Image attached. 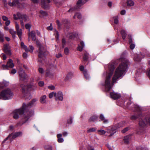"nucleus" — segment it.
I'll use <instances>...</instances> for the list:
<instances>
[{
    "label": "nucleus",
    "instance_id": "nucleus-1",
    "mask_svg": "<svg viewBox=\"0 0 150 150\" xmlns=\"http://www.w3.org/2000/svg\"><path fill=\"white\" fill-rule=\"evenodd\" d=\"M121 60L122 62L116 69L112 78V84L116 83L117 80L123 76L127 70L128 60L125 58L121 59Z\"/></svg>",
    "mask_w": 150,
    "mask_h": 150
},
{
    "label": "nucleus",
    "instance_id": "nucleus-2",
    "mask_svg": "<svg viewBox=\"0 0 150 150\" xmlns=\"http://www.w3.org/2000/svg\"><path fill=\"white\" fill-rule=\"evenodd\" d=\"M23 115V117L25 121L22 125L27 122L30 118L33 115V111H27L24 109L23 106L22 108L16 109L13 112V118L15 119H17L19 118V115Z\"/></svg>",
    "mask_w": 150,
    "mask_h": 150
},
{
    "label": "nucleus",
    "instance_id": "nucleus-3",
    "mask_svg": "<svg viewBox=\"0 0 150 150\" xmlns=\"http://www.w3.org/2000/svg\"><path fill=\"white\" fill-rule=\"evenodd\" d=\"M109 71L108 72L105 81L104 85L105 88L107 91H109L112 88L113 84H111L110 82V77L112 76L115 69L113 64H110L108 66Z\"/></svg>",
    "mask_w": 150,
    "mask_h": 150
},
{
    "label": "nucleus",
    "instance_id": "nucleus-4",
    "mask_svg": "<svg viewBox=\"0 0 150 150\" xmlns=\"http://www.w3.org/2000/svg\"><path fill=\"white\" fill-rule=\"evenodd\" d=\"M13 94L9 89L7 88L3 90L0 93V98L6 100L11 99Z\"/></svg>",
    "mask_w": 150,
    "mask_h": 150
},
{
    "label": "nucleus",
    "instance_id": "nucleus-5",
    "mask_svg": "<svg viewBox=\"0 0 150 150\" xmlns=\"http://www.w3.org/2000/svg\"><path fill=\"white\" fill-rule=\"evenodd\" d=\"M22 134V133L21 132H18L12 133L9 134L8 137L4 140L2 142V143H4L8 139H9V140L11 141V142L13 139H15L17 137L21 136Z\"/></svg>",
    "mask_w": 150,
    "mask_h": 150
},
{
    "label": "nucleus",
    "instance_id": "nucleus-6",
    "mask_svg": "<svg viewBox=\"0 0 150 150\" xmlns=\"http://www.w3.org/2000/svg\"><path fill=\"white\" fill-rule=\"evenodd\" d=\"M126 124V122L125 121H122L120 122L116 125V128H113L110 129H108V132L110 133V136H111L113 135L116 132V129L125 126Z\"/></svg>",
    "mask_w": 150,
    "mask_h": 150
},
{
    "label": "nucleus",
    "instance_id": "nucleus-7",
    "mask_svg": "<svg viewBox=\"0 0 150 150\" xmlns=\"http://www.w3.org/2000/svg\"><path fill=\"white\" fill-rule=\"evenodd\" d=\"M37 101V99H33L30 103H29L27 104H25L23 103V108L26 110L27 111H34L33 110H29V109L31 108V107L35 104V102Z\"/></svg>",
    "mask_w": 150,
    "mask_h": 150
},
{
    "label": "nucleus",
    "instance_id": "nucleus-8",
    "mask_svg": "<svg viewBox=\"0 0 150 150\" xmlns=\"http://www.w3.org/2000/svg\"><path fill=\"white\" fill-rule=\"evenodd\" d=\"M46 49L43 46H40L39 48V54L38 56L39 59L38 61L40 62L41 63H42V60H41V59L43 57L45 53L46 52Z\"/></svg>",
    "mask_w": 150,
    "mask_h": 150
},
{
    "label": "nucleus",
    "instance_id": "nucleus-9",
    "mask_svg": "<svg viewBox=\"0 0 150 150\" xmlns=\"http://www.w3.org/2000/svg\"><path fill=\"white\" fill-rule=\"evenodd\" d=\"M148 123L150 124V117L149 118L146 117L140 120L139 121V124L141 127H144L146 126Z\"/></svg>",
    "mask_w": 150,
    "mask_h": 150
},
{
    "label": "nucleus",
    "instance_id": "nucleus-10",
    "mask_svg": "<svg viewBox=\"0 0 150 150\" xmlns=\"http://www.w3.org/2000/svg\"><path fill=\"white\" fill-rule=\"evenodd\" d=\"M20 80L24 81L26 80L27 76L25 72L21 69L18 71Z\"/></svg>",
    "mask_w": 150,
    "mask_h": 150
},
{
    "label": "nucleus",
    "instance_id": "nucleus-11",
    "mask_svg": "<svg viewBox=\"0 0 150 150\" xmlns=\"http://www.w3.org/2000/svg\"><path fill=\"white\" fill-rule=\"evenodd\" d=\"M15 23L17 34L18 35L20 40H21V35L22 33V30L21 29L19 28V25L17 22H15Z\"/></svg>",
    "mask_w": 150,
    "mask_h": 150
},
{
    "label": "nucleus",
    "instance_id": "nucleus-12",
    "mask_svg": "<svg viewBox=\"0 0 150 150\" xmlns=\"http://www.w3.org/2000/svg\"><path fill=\"white\" fill-rule=\"evenodd\" d=\"M110 95L111 98L114 100L118 99L121 97L120 94L113 91L110 93Z\"/></svg>",
    "mask_w": 150,
    "mask_h": 150
},
{
    "label": "nucleus",
    "instance_id": "nucleus-13",
    "mask_svg": "<svg viewBox=\"0 0 150 150\" xmlns=\"http://www.w3.org/2000/svg\"><path fill=\"white\" fill-rule=\"evenodd\" d=\"M8 4L11 6H17L18 7H20V3L18 0H14L12 2H11L10 1L9 2Z\"/></svg>",
    "mask_w": 150,
    "mask_h": 150
},
{
    "label": "nucleus",
    "instance_id": "nucleus-14",
    "mask_svg": "<svg viewBox=\"0 0 150 150\" xmlns=\"http://www.w3.org/2000/svg\"><path fill=\"white\" fill-rule=\"evenodd\" d=\"M57 96L55 97V99L56 100H59L62 101L63 99V94L62 92L61 91H59L57 93Z\"/></svg>",
    "mask_w": 150,
    "mask_h": 150
},
{
    "label": "nucleus",
    "instance_id": "nucleus-15",
    "mask_svg": "<svg viewBox=\"0 0 150 150\" xmlns=\"http://www.w3.org/2000/svg\"><path fill=\"white\" fill-rule=\"evenodd\" d=\"M42 7L44 8H47L48 6V4L50 2V0H41Z\"/></svg>",
    "mask_w": 150,
    "mask_h": 150
},
{
    "label": "nucleus",
    "instance_id": "nucleus-16",
    "mask_svg": "<svg viewBox=\"0 0 150 150\" xmlns=\"http://www.w3.org/2000/svg\"><path fill=\"white\" fill-rule=\"evenodd\" d=\"M4 52L6 54L10 55L11 53L10 50L9 49V45H8L6 44L4 45Z\"/></svg>",
    "mask_w": 150,
    "mask_h": 150
},
{
    "label": "nucleus",
    "instance_id": "nucleus-17",
    "mask_svg": "<svg viewBox=\"0 0 150 150\" xmlns=\"http://www.w3.org/2000/svg\"><path fill=\"white\" fill-rule=\"evenodd\" d=\"M144 55L141 53L138 55H136L134 57V59L136 61H140L141 60L142 58H144Z\"/></svg>",
    "mask_w": 150,
    "mask_h": 150
},
{
    "label": "nucleus",
    "instance_id": "nucleus-18",
    "mask_svg": "<svg viewBox=\"0 0 150 150\" xmlns=\"http://www.w3.org/2000/svg\"><path fill=\"white\" fill-rule=\"evenodd\" d=\"M127 106L130 109H133V108L137 109L138 106L135 105L132 103H128L127 104Z\"/></svg>",
    "mask_w": 150,
    "mask_h": 150
},
{
    "label": "nucleus",
    "instance_id": "nucleus-19",
    "mask_svg": "<svg viewBox=\"0 0 150 150\" xmlns=\"http://www.w3.org/2000/svg\"><path fill=\"white\" fill-rule=\"evenodd\" d=\"M47 96L45 95L42 96L40 99V102L42 104L46 103V99Z\"/></svg>",
    "mask_w": 150,
    "mask_h": 150
},
{
    "label": "nucleus",
    "instance_id": "nucleus-20",
    "mask_svg": "<svg viewBox=\"0 0 150 150\" xmlns=\"http://www.w3.org/2000/svg\"><path fill=\"white\" fill-rule=\"evenodd\" d=\"M7 64L8 67L11 68H13L14 66V65L13 63V61L11 59H9L8 61L7 62Z\"/></svg>",
    "mask_w": 150,
    "mask_h": 150
},
{
    "label": "nucleus",
    "instance_id": "nucleus-21",
    "mask_svg": "<svg viewBox=\"0 0 150 150\" xmlns=\"http://www.w3.org/2000/svg\"><path fill=\"white\" fill-rule=\"evenodd\" d=\"M28 35L29 36H31L33 40L35 41L36 40L35 35L34 31H32L31 32H29Z\"/></svg>",
    "mask_w": 150,
    "mask_h": 150
},
{
    "label": "nucleus",
    "instance_id": "nucleus-22",
    "mask_svg": "<svg viewBox=\"0 0 150 150\" xmlns=\"http://www.w3.org/2000/svg\"><path fill=\"white\" fill-rule=\"evenodd\" d=\"M62 134H58L57 135V137L58 138V142L59 143H62L64 142L63 138H62Z\"/></svg>",
    "mask_w": 150,
    "mask_h": 150
},
{
    "label": "nucleus",
    "instance_id": "nucleus-23",
    "mask_svg": "<svg viewBox=\"0 0 150 150\" xmlns=\"http://www.w3.org/2000/svg\"><path fill=\"white\" fill-rule=\"evenodd\" d=\"M127 5L128 6H132L134 5V3L132 0H127L126 2Z\"/></svg>",
    "mask_w": 150,
    "mask_h": 150
},
{
    "label": "nucleus",
    "instance_id": "nucleus-24",
    "mask_svg": "<svg viewBox=\"0 0 150 150\" xmlns=\"http://www.w3.org/2000/svg\"><path fill=\"white\" fill-rule=\"evenodd\" d=\"M74 76L73 73L70 72H69L67 75L66 78V80H68Z\"/></svg>",
    "mask_w": 150,
    "mask_h": 150
},
{
    "label": "nucleus",
    "instance_id": "nucleus-25",
    "mask_svg": "<svg viewBox=\"0 0 150 150\" xmlns=\"http://www.w3.org/2000/svg\"><path fill=\"white\" fill-rule=\"evenodd\" d=\"M100 119L102 120L103 121V122L104 123H108V120L107 119L105 118L104 115L103 114H101L100 115L99 117Z\"/></svg>",
    "mask_w": 150,
    "mask_h": 150
},
{
    "label": "nucleus",
    "instance_id": "nucleus-26",
    "mask_svg": "<svg viewBox=\"0 0 150 150\" xmlns=\"http://www.w3.org/2000/svg\"><path fill=\"white\" fill-rule=\"evenodd\" d=\"M121 34L122 36V38L125 40L126 38L127 34L126 33L125 31L124 30H122L121 31Z\"/></svg>",
    "mask_w": 150,
    "mask_h": 150
},
{
    "label": "nucleus",
    "instance_id": "nucleus-27",
    "mask_svg": "<svg viewBox=\"0 0 150 150\" xmlns=\"http://www.w3.org/2000/svg\"><path fill=\"white\" fill-rule=\"evenodd\" d=\"M98 118V117L96 116H93L91 117L89 120V121L90 122H93L96 120Z\"/></svg>",
    "mask_w": 150,
    "mask_h": 150
},
{
    "label": "nucleus",
    "instance_id": "nucleus-28",
    "mask_svg": "<svg viewBox=\"0 0 150 150\" xmlns=\"http://www.w3.org/2000/svg\"><path fill=\"white\" fill-rule=\"evenodd\" d=\"M76 16L77 18L79 19H80L82 18L81 14L79 13H76L73 16V18L74 19L75 18Z\"/></svg>",
    "mask_w": 150,
    "mask_h": 150
},
{
    "label": "nucleus",
    "instance_id": "nucleus-29",
    "mask_svg": "<svg viewBox=\"0 0 150 150\" xmlns=\"http://www.w3.org/2000/svg\"><path fill=\"white\" fill-rule=\"evenodd\" d=\"M9 32L11 34L13 38H15L16 37V32L14 31L13 29H9Z\"/></svg>",
    "mask_w": 150,
    "mask_h": 150
},
{
    "label": "nucleus",
    "instance_id": "nucleus-30",
    "mask_svg": "<svg viewBox=\"0 0 150 150\" xmlns=\"http://www.w3.org/2000/svg\"><path fill=\"white\" fill-rule=\"evenodd\" d=\"M57 93L56 92H53L50 93L49 95V97L50 98H51L53 97V96L54 97H56L57 96Z\"/></svg>",
    "mask_w": 150,
    "mask_h": 150
},
{
    "label": "nucleus",
    "instance_id": "nucleus-31",
    "mask_svg": "<svg viewBox=\"0 0 150 150\" xmlns=\"http://www.w3.org/2000/svg\"><path fill=\"white\" fill-rule=\"evenodd\" d=\"M46 75L47 76L49 77L50 78L53 77V74L51 73L48 70H47L46 71Z\"/></svg>",
    "mask_w": 150,
    "mask_h": 150
},
{
    "label": "nucleus",
    "instance_id": "nucleus-32",
    "mask_svg": "<svg viewBox=\"0 0 150 150\" xmlns=\"http://www.w3.org/2000/svg\"><path fill=\"white\" fill-rule=\"evenodd\" d=\"M83 4H84L82 2V0H79L77 3V6L79 8Z\"/></svg>",
    "mask_w": 150,
    "mask_h": 150
},
{
    "label": "nucleus",
    "instance_id": "nucleus-33",
    "mask_svg": "<svg viewBox=\"0 0 150 150\" xmlns=\"http://www.w3.org/2000/svg\"><path fill=\"white\" fill-rule=\"evenodd\" d=\"M83 73L84 76L86 78V79H88L89 78V76L87 73V71L86 70H85L83 71Z\"/></svg>",
    "mask_w": 150,
    "mask_h": 150
},
{
    "label": "nucleus",
    "instance_id": "nucleus-34",
    "mask_svg": "<svg viewBox=\"0 0 150 150\" xmlns=\"http://www.w3.org/2000/svg\"><path fill=\"white\" fill-rule=\"evenodd\" d=\"M21 19H22V20H23L25 21H26L28 20L29 18L26 15L23 14Z\"/></svg>",
    "mask_w": 150,
    "mask_h": 150
},
{
    "label": "nucleus",
    "instance_id": "nucleus-35",
    "mask_svg": "<svg viewBox=\"0 0 150 150\" xmlns=\"http://www.w3.org/2000/svg\"><path fill=\"white\" fill-rule=\"evenodd\" d=\"M88 58V54L85 53L84 54V56L83 57V59L84 61H87Z\"/></svg>",
    "mask_w": 150,
    "mask_h": 150
},
{
    "label": "nucleus",
    "instance_id": "nucleus-36",
    "mask_svg": "<svg viewBox=\"0 0 150 150\" xmlns=\"http://www.w3.org/2000/svg\"><path fill=\"white\" fill-rule=\"evenodd\" d=\"M129 137L128 136L125 137L124 140L125 143L126 144H128L129 143Z\"/></svg>",
    "mask_w": 150,
    "mask_h": 150
},
{
    "label": "nucleus",
    "instance_id": "nucleus-37",
    "mask_svg": "<svg viewBox=\"0 0 150 150\" xmlns=\"http://www.w3.org/2000/svg\"><path fill=\"white\" fill-rule=\"evenodd\" d=\"M96 130L95 128H90L87 130L88 133H90L95 132Z\"/></svg>",
    "mask_w": 150,
    "mask_h": 150
},
{
    "label": "nucleus",
    "instance_id": "nucleus-38",
    "mask_svg": "<svg viewBox=\"0 0 150 150\" xmlns=\"http://www.w3.org/2000/svg\"><path fill=\"white\" fill-rule=\"evenodd\" d=\"M64 52L66 55H68L69 53V50L67 47H66L64 49Z\"/></svg>",
    "mask_w": 150,
    "mask_h": 150
},
{
    "label": "nucleus",
    "instance_id": "nucleus-39",
    "mask_svg": "<svg viewBox=\"0 0 150 150\" xmlns=\"http://www.w3.org/2000/svg\"><path fill=\"white\" fill-rule=\"evenodd\" d=\"M98 132H100L99 134L100 135L105 134L106 132L105 130L102 129L98 130Z\"/></svg>",
    "mask_w": 150,
    "mask_h": 150
},
{
    "label": "nucleus",
    "instance_id": "nucleus-40",
    "mask_svg": "<svg viewBox=\"0 0 150 150\" xmlns=\"http://www.w3.org/2000/svg\"><path fill=\"white\" fill-rule=\"evenodd\" d=\"M25 28L26 29H28L29 30V31H30V28L31 27V25L29 23H28V24H25Z\"/></svg>",
    "mask_w": 150,
    "mask_h": 150
},
{
    "label": "nucleus",
    "instance_id": "nucleus-41",
    "mask_svg": "<svg viewBox=\"0 0 150 150\" xmlns=\"http://www.w3.org/2000/svg\"><path fill=\"white\" fill-rule=\"evenodd\" d=\"M4 41V35L0 31V42H3Z\"/></svg>",
    "mask_w": 150,
    "mask_h": 150
},
{
    "label": "nucleus",
    "instance_id": "nucleus-42",
    "mask_svg": "<svg viewBox=\"0 0 150 150\" xmlns=\"http://www.w3.org/2000/svg\"><path fill=\"white\" fill-rule=\"evenodd\" d=\"M45 148L46 150H52V147L50 145L45 146Z\"/></svg>",
    "mask_w": 150,
    "mask_h": 150
},
{
    "label": "nucleus",
    "instance_id": "nucleus-43",
    "mask_svg": "<svg viewBox=\"0 0 150 150\" xmlns=\"http://www.w3.org/2000/svg\"><path fill=\"white\" fill-rule=\"evenodd\" d=\"M114 18V22L115 23L117 24L118 23V18L117 16L113 18Z\"/></svg>",
    "mask_w": 150,
    "mask_h": 150
},
{
    "label": "nucleus",
    "instance_id": "nucleus-44",
    "mask_svg": "<svg viewBox=\"0 0 150 150\" xmlns=\"http://www.w3.org/2000/svg\"><path fill=\"white\" fill-rule=\"evenodd\" d=\"M78 7L77 6L76 7H74L73 8H70V9L68 11V12H69L70 11H75L76 10L77 8Z\"/></svg>",
    "mask_w": 150,
    "mask_h": 150
},
{
    "label": "nucleus",
    "instance_id": "nucleus-45",
    "mask_svg": "<svg viewBox=\"0 0 150 150\" xmlns=\"http://www.w3.org/2000/svg\"><path fill=\"white\" fill-rule=\"evenodd\" d=\"M29 47L30 49V50H29L30 52L31 53H32L33 50L34 49V48L33 47L32 45H30Z\"/></svg>",
    "mask_w": 150,
    "mask_h": 150
},
{
    "label": "nucleus",
    "instance_id": "nucleus-46",
    "mask_svg": "<svg viewBox=\"0 0 150 150\" xmlns=\"http://www.w3.org/2000/svg\"><path fill=\"white\" fill-rule=\"evenodd\" d=\"M25 97L26 99H30L31 98L32 96L29 93H28L25 96Z\"/></svg>",
    "mask_w": 150,
    "mask_h": 150
},
{
    "label": "nucleus",
    "instance_id": "nucleus-47",
    "mask_svg": "<svg viewBox=\"0 0 150 150\" xmlns=\"http://www.w3.org/2000/svg\"><path fill=\"white\" fill-rule=\"evenodd\" d=\"M129 129H130V128L129 127H126V128H124L123 129L122 131V133H125Z\"/></svg>",
    "mask_w": 150,
    "mask_h": 150
},
{
    "label": "nucleus",
    "instance_id": "nucleus-48",
    "mask_svg": "<svg viewBox=\"0 0 150 150\" xmlns=\"http://www.w3.org/2000/svg\"><path fill=\"white\" fill-rule=\"evenodd\" d=\"M23 14H22L18 12L17 14V16L18 17V18L19 19H21L22 17L23 16Z\"/></svg>",
    "mask_w": 150,
    "mask_h": 150
},
{
    "label": "nucleus",
    "instance_id": "nucleus-49",
    "mask_svg": "<svg viewBox=\"0 0 150 150\" xmlns=\"http://www.w3.org/2000/svg\"><path fill=\"white\" fill-rule=\"evenodd\" d=\"M40 13L44 16H47V14L46 12L43 11H40Z\"/></svg>",
    "mask_w": 150,
    "mask_h": 150
},
{
    "label": "nucleus",
    "instance_id": "nucleus-50",
    "mask_svg": "<svg viewBox=\"0 0 150 150\" xmlns=\"http://www.w3.org/2000/svg\"><path fill=\"white\" fill-rule=\"evenodd\" d=\"M38 71L39 73L41 74H43L44 72L43 69L42 68H39L38 69Z\"/></svg>",
    "mask_w": 150,
    "mask_h": 150
},
{
    "label": "nucleus",
    "instance_id": "nucleus-51",
    "mask_svg": "<svg viewBox=\"0 0 150 150\" xmlns=\"http://www.w3.org/2000/svg\"><path fill=\"white\" fill-rule=\"evenodd\" d=\"M83 47H82L80 45H78V47L77 48V50L80 51H82L83 50Z\"/></svg>",
    "mask_w": 150,
    "mask_h": 150
},
{
    "label": "nucleus",
    "instance_id": "nucleus-52",
    "mask_svg": "<svg viewBox=\"0 0 150 150\" xmlns=\"http://www.w3.org/2000/svg\"><path fill=\"white\" fill-rule=\"evenodd\" d=\"M36 44L39 47V48L40 46H42V45H41V44H40V42L39 41H38V40H37L36 41Z\"/></svg>",
    "mask_w": 150,
    "mask_h": 150
},
{
    "label": "nucleus",
    "instance_id": "nucleus-53",
    "mask_svg": "<svg viewBox=\"0 0 150 150\" xmlns=\"http://www.w3.org/2000/svg\"><path fill=\"white\" fill-rule=\"evenodd\" d=\"M48 88L50 90H54L55 89V87L52 85L49 86H48Z\"/></svg>",
    "mask_w": 150,
    "mask_h": 150
},
{
    "label": "nucleus",
    "instance_id": "nucleus-54",
    "mask_svg": "<svg viewBox=\"0 0 150 150\" xmlns=\"http://www.w3.org/2000/svg\"><path fill=\"white\" fill-rule=\"evenodd\" d=\"M72 118L71 117L69 119L67 120V123L69 124H71L72 123Z\"/></svg>",
    "mask_w": 150,
    "mask_h": 150
},
{
    "label": "nucleus",
    "instance_id": "nucleus-55",
    "mask_svg": "<svg viewBox=\"0 0 150 150\" xmlns=\"http://www.w3.org/2000/svg\"><path fill=\"white\" fill-rule=\"evenodd\" d=\"M135 45L134 44L131 43L130 46V48L131 49H133L135 47Z\"/></svg>",
    "mask_w": 150,
    "mask_h": 150
},
{
    "label": "nucleus",
    "instance_id": "nucleus-56",
    "mask_svg": "<svg viewBox=\"0 0 150 150\" xmlns=\"http://www.w3.org/2000/svg\"><path fill=\"white\" fill-rule=\"evenodd\" d=\"M53 28L52 25V24H51L47 28V29L48 30H52Z\"/></svg>",
    "mask_w": 150,
    "mask_h": 150
},
{
    "label": "nucleus",
    "instance_id": "nucleus-57",
    "mask_svg": "<svg viewBox=\"0 0 150 150\" xmlns=\"http://www.w3.org/2000/svg\"><path fill=\"white\" fill-rule=\"evenodd\" d=\"M2 19L3 20L5 21H7L8 20V18L5 16H3L2 17Z\"/></svg>",
    "mask_w": 150,
    "mask_h": 150
},
{
    "label": "nucleus",
    "instance_id": "nucleus-58",
    "mask_svg": "<svg viewBox=\"0 0 150 150\" xmlns=\"http://www.w3.org/2000/svg\"><path fill=\"white\" fill-rule=\"evenodd\" d=\"M2 68L4 69H7L8 68L7 64L6 65H2Z\"/></svg>",
    "mask_w": 150,
    "mask_h": 150
},
{
    "label": "nucleus",
    "instance_id": "nucleus-59",
    "mask_svg": "<svg viewBox=\"0 0 150 150\" xmlns=\"http://www.w3.org/2000/svg\"><path fill=\"white\" fill-rule=\"evenodd\" d=\"M38 85L40 86H42L44 85V82L43 81H40L38 83Z\"/></svg>",
    "mask_w": 150,
    "mask_h": 150
},
{
    "label": "nucleus",
    "instance_id": "nucleus-60",
    "mask_svg": "<svg viewBox=\"0 0 150 150\" xmlns=\"http://www.w3.org/2000/svg\"><path fill=\"white\" fill-rule=\"evenodd\" d=\"M10 23V20H8L7 21H6L5 22L6 25L8 26L9 25Z\"/></svg>",
    "mask_w": 150,
    "mask_h": 150
},
{
    "label": "nucleus",
    "instance_id": "nucleus-61",
    "mask_svg": "<svg viewBox=\"0 0 150 150\" xmlns=\"http://www.w3.org/2000/svg\"><path fill=\"white\" fill-rule=\"evenodd\" d=\"M23 48L25 50V52H28L29 50L28 48L25 45Z\"/></svg>",
    "mask_w": 150,
    "mask_h": 150
},
{
    "label": "nucleus",
    "instance_id": "nucleus-62",
    "mask_svg": "<svg viewBox=\"0 0 150 150\" xmlns=\"http://www.w3.org/2000/svg\"><path fill=\"white\" fill-rule=\"evenodd\" d=\"M137 118H138V117L135 115H133L131 117V119H133V120L136 119Z\"/></svg>",
    "mask_w": 150,
    "mask_h": 150
},
{
    "label": "nucleus",
    "instance_id": "nucleus-63",
    "mask_svg": "<svg viewBox=\"0 0 150 150\" xmlns=\"http://www.w3.org/2000/svg\"><path fill=\"white\" fill-rule=\"evenodd\" d=\"M16 72V70L15 69H13L11 72V73L14 74Z\"/></svg>",
    "mask_w": 150,
    "mask_h": 150
},
{
    "label": "nucleus",
    "instance_id": "nucleus-64",
    "mask_svg": "<svg viewBox=\"0 0 150 150\" xmlns=\"http://www.w3.org/2000/svg\"><path fill=\"white\" fill-rule=\"evenodd\" d=\"M28 56V54L26 53H23V57L24 58H26Z\"/></svg>",
    "mask_w": 150,
    "mask_h": 150
}]
</instances>
